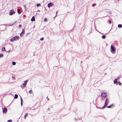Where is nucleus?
Instances as JSON below:
<instances>
[{
  "label": "nucleus",
  "mask_w": 122,
  "mask_h": 122,
  "mask_svg": "<svg viewBox=\"0 0 122 122\" xmlns=\"http://www.w3.org/2000/svg\"><path fill=\"white\" fill-rule=\"evenodd\" d=\"M3 56V55L2 54H0V58L2 57Z\"/></svg>",
  "instance_id": "nucleus-21"
},
{
  "label": "nucleus",
  "mask_w": 122,
  "mask_h": 122,
  "mask_svg": "<svg viewBox=\"0 0 122 122\" xmlns=\"http://www.w3.org/2000/svg\"><path fill=\"white\" fill-rule=\"evenodd\" d=\"M15 64H16V63L15 62H12V64L13 65H15Z\"/></svg>",
  "instance_id": "nucleus-18"
},
{
  "label": "nucleus",
  "mask_w": 122,
  "mask_h": 122,
  "mask_svg": "<svg viewBox=\"0 0 122 122\" xmlns=\"http://www.w3.org/2000/svg\"><path fill=\"white\" fill-rule=\"evenodd\" d=\"M101 96L102 97L105 98L107 97V94L105 92H102V93Z\"/></svg>",
  "instance_id": "nucleus-6"
},
{
  "label": "nucleus",
  "mask_w": 122,
  "mask_h": 122,
  "mask_svg": "<svg viewBox=\"0 0 122 122\" xmlns=\"http://www.w3.org/2000/svg\"><path fill=\"white\" fill-rule=\"evenodd\" d=\"M21 33H23V34L24 33V30H22Z\"/></svg>",
  "instance_id": "nucleus-25"
},
{
  "label": "nucleus",
  "mask_w": 122,
  "mask_h": 122,
  "mask_svg": "<svg viewBox=\"0 0 122 122\" xmlns=\"http://www.w3.org/2000/svg\"><path fill=\"white\" fill-rule=\"evenodd\" d=\"M28 82V81L26 80L24 81V83L23 84L22 86L23 87L25 86L26 85L27 83Z\"/></svg>",
  "instance_id": "nucleus-7"
},
{
  "label": "nucleus",
  "mask_w": 122,
  "mask_h": 122,
  "mask_svg": "<svg viewBox=\"0 0 122 122\" xmlns=\"http://www.w3.org/2000/svg\"><path fill=\"white\" fill-rule=\"evenodd\" d=\"M23 33H21L20 34V36H22L23 35Z\"/></svg>",
  "instance_id": "nucleus-28"
},
{
  "label": "nucleus",
  "mask_w": 122,
  "mask_h": 122,
  "mask_svg": "<svg viewBox=\"0 0 122 122\" xmlns=\"http://www.w3.org/2000/svg\"><path fill=\"white\" fill-rule=\"evenodd\" d=\"M7 122H12V120H8Z\"/></svg>",
  "instance_id": "nucleus-24"
},
{
  "label": "nucleus",
  "mask_w": 122,
  "mask_h": 122,
  "mask_svg": "<svg viewBox=\"0 0 122 122\" xmlns=\"http://www.w3.org/2000/svg\"><path fill=\"white\" fill-rule=\"evenodd\" d=\"M17 11L18 13V14H20L21 13V12L20 11V10L19 9H17Z\"/></svg>",
  "instance_id": "nucleus-13"
},
{
  "label": "nucleus",
  "mask_w": 122,
  "mask_h": 122,
  "mask_svg": "<svg viewBox=\"0 0 122 122\" xmlns=\"http://www.w3.org/2000/svg\"><path fill=\"white\" fill-rule=\"evenodd\" d=\"M28 114L27 113L24 116V118L25 119H26V117L27 116Z\"/></svg>",
  "instance_id": "nucleus-11"
},
{
  "label": "nucleus",
  "mask_w": 122,
  "mask_h": 122,
  "mask_svg": "<svg viewBox=\"0 0 122 122\" xmlns=\"http://www.w3.org/2000/svg\"><path fill=\"white\" fill-rule=\"evenodd\" d=\"M118 80V79H115L114 81V84L116 83L117 82V81Z\"/></svg>",
  "instance_id": "nucleus-10"
},
{
  "label": "nucleus",
  "mask_w": 122,
  "mask_h": 122,
  "mask_svg": "<svg viewBox=\"0 0 122 122\" xmlns=\"http://www.w3.org/2000/svg\"><path fill=\"white\" fill-rule=\"evenodd\" d=\"M117 79H118V80L120 78H118Z\"/></svg>",
  "instance_id": "nucleus-38"
},
{
  "label": "nucleus",
  "mask_w": 122,
  "mask_h": 122,
  "mask_svg": "<svg viewBox=\"0 0 122 122\" xmlns=\"http://www.w3.org/2000/svg\"><path fill=\"white\" fill-rule=\"evenodd\" d=\"M106 36L105 35H103L102 36V38L103 39H104L106 38Z\"/></svg>",
  "instance_id": "nucleus-15"
},
{
  "label": "nucleus",
  "mask_w": 122,
  "mask_h": 122,
  "mask_svg": "<svg viewBox=\"0 0 122 122\" xmlns=\"http://www.w3.org/2000/svg\"><path fill=\"white\" fill-rule=\"evenodd\" d=\"M112 106H113V105H111L110 106H108V107H107L108 108H111V107Z\"/></svg>",
  "instance_id": "nucleus-19"
},
{
  "label": "nucleus",
  "mask_w": 122,
  "mask_h": 122,
  "mask_svg": "<svg viewBox=\"0 0 122 122\" xmlns=\"http://www.w3.org/2000/svg\"><path fill=\"white\" fill-rule=\"evenodd\" d=\"M32 92V90H30L29 91V93L30 94Z\"/></svg>",
  "instance_id": "nucleus-23"
},
{
  "label": "nucleus",
  "mask_w": 122,
  "mask_h": 122,
  "mask_svg": "<svg viewBox=\"0 0 122 122\" xmlns=\"http://www.w3.org/2000/svg\"><path fill=\"white\" fill-rule=\"evenodd\" d=\"M35 20V17L34 16H33L31 19V20L32 21H34Z\"/></svg>",
  "instance_id": "nucleus-9"
},
{
  "label": "nucleus",
  "mask_w": 122,
  "mask_h": 122,
  "mask_svg": "<svg viewBox=\"0 0 122 122\" xmlns=\"http://www.w3.org/2000/svg\"><path fill=\"white\" fill-rule=\"evenodd\" d=\"M23 16L24 17H25V15H24Z\"/></svg>",
  "instance_id": "nucleus-37"
},
{
  "label": "nucleus",
  "mask_w": 122,
  "mask_h": 122,
  "mask_svg": "<svg viewBox=\"0 0 122 122\" xmlns=\"http://www.w3.org/2000/svg\"><path fill=\"white\" fill-rule=\"evenodd\" d=\"M15 77V76H14V77L13 76V77H12V78H13V79L14 80V79Z\"/></svg>",
  "instance_id": "nucleus-35"
},
{
  "label": "nucleus",
  "mask_w": 122,
  "mask_h": 122,
  "mask_svg": "<svg viewBox=\"0 0 122 122\" xmlns=\"http://www.w3.org/2000/svg\"><path fill=\"white\" fill-rule=\"evenodd\" d=\"M109 99L107 98L106 99L105 102V104L102 107L103 108H105L107 106L108 103L109 102Z\"/></svg>",
  "instance_id": "nucleus-1"
},
{
  "label": "nucleus",
  "mask_w": 122,
  "mask_h": 122,
  "mask_svg": "<svg viewBox=\"0 0 122 122\" xmlns=\"http://www.w3.org/2000/svg\"><path fill=\"white\" fill-rule=\"evenodd\" d=\"M109 23L110 24H111V20H109Z\"/></svg>",
  "instance_id": "nucleus-32"
},
{
  "label": "nucleus",
  "mask_w": 122,
  "mask_h": 122,
  "mask_svg": "<svg viewBox=\"0 0 122 122\" xmlns=\"http://www.w3.org/2000/svg\"><path fill=\"white\" fill-rule=\"evenodd\" d=\"M19 37L18 36H15V37L12 38L10 40V41H16L18 40Z\"/></svg>",
  "instance_id": "nucleus-2"
},
{
  "label": "nucleus",
  "mask_w": 122,
  "mask_h": 122,
  "mask_svg": "<svg viewBox=\"0 0 122 122\" xmlns=\"http://www.w3.org/2000/svg\"><path fill=\"white\" fill-rule=\"evenodd\" d=\"M23 6L24 7L25 9V10L26 9V6L25 5H23Z\"/></svg>",
  "instance_id": "nucleus-31"
},
{
  "label": "nucleus",
  "mask_w": 122,
  "mask_h": 122,
  "mask_svg": "<svg viewBox=\"0 0 122 122\" xmlns=\"http://www.w3.org/2000/svg\"><path fill=\"white\" fill-rule=\"evenodd\" d=\"M111 50L113 54H114L115 53L114 52L115 51V49L114 47L113 46H111Z\"/></svg>",
  "instance_id": "nucleus-3"
},
{
  "label": "nucleus",
  "mask_w": 122,
  "mask_h": 122,
  "mask_svg": "<svg viewBox=\"0 0 122 122\" xmlns=\"http://www.w3.org/2000/svg\"><path fill=\"white\" fill-rule=\"evenodd\" d=\"M118 27L119 28H121L122 27V25L121 24H119L118 25Z\"/></svg>",
  "instance_id": "nucleus-14"
},
{
  "label": "nucleus",
  "mask_w": 122,
  "mask_h": 122,
  "mask_svg": "<svg viewBox=\"0 0 122 122\" xmlns=\"http://www.w3.org/2000/svg\"><path fill=\"white\" fill-rule=\"evenodd\" d=\"M21 106L22 105V102H21Z\"/></svg>",
  "instance_id": "nucleus-36"
},
{
  "label": "nucleus",
  "mask_w": 122,
  "mask_h": 122,
  "mask_svg": "<svg viewBox=\"0 0 122 122\" xmlns=\"http://www.w3.org/2000/svg\"><path fill=\"white\" fill-rule=\"evenodd\" d=\"M7 111V109L5 107H4L3 108V112L4 113H5Z\"/></svg>",
  "instance_id": "nucleus-5"
},
{
  "label": "nucleus",
  "mask_w": 122,
  "mask_h": 122,
  "mask_svg": "<svg viewBox=\"0 0 122 122\" xmlns=\"http://www.w3.org/2000/svg\"><path fill=\"white\" fill-rule=\"evenodd\" d=\"M36 5L37 6H39L40 5V4H36Z\"/></svg>",
  "instance_id": "nucleus-27"
},
{
  "label": "nucleus",
  "mask_w": 122,
  "mask_h": 122,
  "mask_svg": "<svg viewBox=\"0 0 122 122\" xmlns=\"http://www.w3.org/2000/svg\"><path fill=\"white\" fill-rule=\"evenodd\" d=\"M43 39H44V38L43 37H42V38H41L40 39V40L41 41H42L43 40Z\"/></svg>",
  "instance_id": "nucleus-26"
},
{
  "label": "nucleus",
  "mask_w": 122,
  "mask_h": 122,
  "mask_svg": "<svg viewBox=\"0 0 122 122\" xmlns=\"http://www.w3.org/2000/svg\"><path fill=\"white\" fill-rule=\"evenodd\" d=\"M18 96L16 94H15V95L14 98L15 99H17L18 98Z\"/></svg>",
  "instance_id": "nucleus-12"
},
{
  "label": "nucleus",
  "mask_w": 122,
  "mask_h": 122,
  "mask_svg": "<svg viewBox=\"0 0 122 122\" xmlns=\"http://www.w3.org/2000/svg\"><path fill=\"white\" fill-rule=\"evenodd\" d=\"M2 50L3 51H5V48H4V47H3L2 48Z\"/></svg>",
  "instance_id": "nucleus-22"
},
{
  "label": "nucleus",
  "mask_w": 122,
  "mask_h": 122,
  "mask_svg": "<svg viewBox=\"0 0 122 122\" xmlns=\"http://www.w3.org/2000/svg\"><path fill=\"white\" fill-rule=\"evenodd\" d=\"M53 5V4L51 3H50L48 4V6L49 7H51L52 6V5Z\"/></svg>",
  "instance_id": "nucleus-8"
},
{
  "label": "nucleus",
  "mask_w": 122,
  "mask_h": 122,
  "mask_svg": "<svg viewBox=\"0 0 122 122\" xmlns=\"http://www.w3.org/2000/svg\"><path fill=\"white\" fill-rule=\"evenodd\" d=\"M92 5L93 7H94V6H95L96 5V4H92Z\"/></svg>",
  "instance_id": "nucleus-30"
},
{
  "label": "nucleus",
  "mask_w": 122,
  "mask_h": 122,
  "mask_svg": "<svg viewBox=\"0 0 122 122\" xmlns=\"http://www.w3.org/2000/svg\"><path fill=\"white\" fill-rule=\"evenodd\" d=\"M57 11H56V15L55 16H56L57 15Z\"/></svg>",
  "instance_id": "nucleus-34"
},
{
  "label": "nucleus",
  "mask_w": 122,
  "mask_h": 122,
  "mask_svg": "<svg viewBox=\"0 0 122 122\" xmlns=\"http://www.w3.org/2000/svg\"><path fill=\"white\" fill-rule=\"evenodd\" d=\"M20 100H21V102H22L23 101V100H22V98L21 97H20Z\"/></svg>",
  "instance_id": "nucleus-29"
},
{
  "label": "nucleus",
  "mask_w": 122,
  "mask_h": 122,
  "mask_svg": "<svg viewBox=\"0 0 122 122\" xmlns=\"http://www.w3.org/2000/svg\"><path fill=\"white\" fill-rule=\"evenodd\" d=\"M44 20L45 22H46L47 21V19L46 18H45L44 19Z\"/></svg>",
  "instance_id": "nucleus-20"
},
{
  "label": "nucleus",
  "mask_w": 122,
  "mask_h": 122,
  "mask_svg": "<svg viewBox=\"0 0 122 122\" xmlns=\"http://www.w3.org/2000/svg\"><path fill=\"white\" fill-rule=\"evenodd\" d=\"M117 84L119 85H122L121 83L120 82H117Z\"/></svg>",
  "instance_id": "nucleus-16"
},
{
  "label": "nucleus",
  "mask_w": 122,
  "mask_h": 122,
  "mask_svg": "<svg viewBox=\"0 0 122 122\" xmlns=\"http://www.w3.org/2000/svg\"><path fill=\"white\" fill-rule=\"evenodd\" d=\"M19 27H21V25H19Z\"/></svg>",
  "instance_id": "nucleus-33"
},
{
  "label": "nucleus",
  "mask_w": 122,
  "mask_h": 122,
  "mask_svg": "<svg viewBox=\"0 0 122 122\" xmlns=\"http://www.w3.org/2000/svg\"><path fill=\"white\" fill-rule=\"evenodd\" d=\"M16 22V21H15L14 23H13L12 24H10V25L11 26H12V25H14L15 24Z\"/></svg>",
  "instance_id": "nucleus-17"
},
{
  "label": "nucleus",
  "mask_w": 122,
  "mask_h": 122,
  "mask_svg": "<svg viewBox=\"0 0 122 122\" xmlns=\"http://www.w3.org/2000/svg\"><path fill=\"white\" fill-rule=\"evenodd\" d=\"M15 13L14 10H12L10 11V13H9V15H12L14 14Z\"/></svg>",
  "instance_id": "nucleus-4"
}]
</instances>
